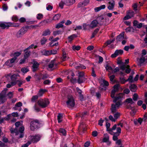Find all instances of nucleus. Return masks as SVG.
<instances>
[{"label":"nucleus","instance_id":"f257e3e1","mask_svg":"<svg viewBox=\"0 0 147 147\" xmlns=\"http://www.w3.org/2000/svg\"><path fill=\"white\" fill-rule=\"evenodd\" d=\"M124 95L122 93H120L117 95L116 97L113 99V102L117 103L115 104H113L111 105V112L114 114L117 112V111L121 104V100L123 97Z\"/></svg>","mask_w":147,"mask_h":147},{"label":"nucleus","instance_id":"f03ea898","mask_svg":"<svg viewBox=\"0 0 147 147\" xmlns=\"http://www.w3.org/2000/svg\"><path fill=\"white\" fill-rule=\"evenodd\" d=\"M147 54V51L145 49H143L142 51L141 56L140 58H137V61L138 65H141L144 63H147V55L145 56Z\"/></svg>","mask_w":147,"mask_h":147},{"label":"nucleus","instance_id":"7ed1b4c3","mask_svg":"<svg viewBox=\"0 0 147 147\" xmlns=\"http://www.w3.org/2000/svg\"><path fill=\"white\" fill-rule=\"evenodd\" d=\"M66 105L68 107L71 108L73 107L75 104L74 99L71 96H69L66 102Z\"/></svg>","mask_w":147,"mask_h":147},{"label":"nucleus","instance_id":"20e7f679","mask_svg":"<svg viewBox=\"0 0 147 147\" xmlns=\"http://www.w3.org/2000/svg\"><path fill=\"white\" fill-rule=\"evenodd\" d=\"M40 121L37 119L32 121L30 123V129L32 131L38 128L39 127Z\"/></svg>","mask_w":147,"mask_h":147},{"label":"nucleus","instance_id":"39448f33","mask_svg":"<svg viewBox=\"0 0 147 147\" xmlns=\"http://www.w3.org/2000/svg\"><path fill=\"white\" fill-rule=\"evenodd\" d=\"M38 105L42 108L46 107L49 105V102L47 99L45 98L38 100Z\"/></svg>","mask_w":147,"mask_h":147},{"label":"nucleus","instance_id":"423d86ee","mask_svg":"<svg viewBox=\"0 0 147 147\" xmlns=\"http://www.w3.org/2000/svg\"><path fill=\"white\" fill-rule=\"evenodd\" d=\"M110 124L107 122L106 124V126L107 128V131H109V133L111 134H113V131L115 130L117 127V125L116 124L114 125L111 128H109L110 126Z\"/></svg>","mask_w":147,"mask_h":147},{"label":"nucleus","instance_id":"0eeeda50","mask_svg":"<svg viewBox=\"0 0 147 147\" xmlns=\"http://www.w3.org/2000/svg\"><path fill=\"white\" fill-rule=\"evenodd\" d=\"M121 129L119 127H118L117 129V132H114L113 131V140L114 141H116L118 140L117 137L119 136L121 132Z\"/></svg>","mask_w":147,"mask_h":147},{"label":"nucleus","instance_id":"6e6552de","mask_svg":"<svg viewBox=\"0 0 147 147\" xmlns=\"http://www.w3.org/2000/svg\"><path fill=\"white\" fill-rule=\"evenodd\" d=\"M40 136L39 135H36L31 136L30 138V142H31V143L37 142L40 140Z\"/></svg>","mask_w":147,"mask_h":147},{"label":"nucleus","instance_id":"1a4fd4ad","mask_svg":"<svg viewBox=\"0 0 147 147\" xmlns=\"http://www.w3.org/2000/svg\"><path fill=\"white\" fill-rule=\"evenodd\" d=\"M5 25V29H8L10 27H18L19 26V24L18 23H12L11 22H5V25Z\"/></svg>","mask_w":147,"mask_h":147},{"label":"nucleus","instance_id":"9d476101","mask_svg":"<svg viewBox=\"0 0 147 147\" xmlns=\"http://www.w3.org/2000/svg\"><path fill=\"white\" fill-rule=\"evenodd\" d=\"M120 68L122 70L124 71L125 69V72L127 74H129L131 71V69L129 68V65H126L125 64H123L122 65H120L119 66Z\"/></svg>","mask_w":147,"mask_h":147},{"label":"nucleus","instance_id":"9b49d317","mask_svg":"<svg viewBox=\"0 0 147 147\" xmlns=\"http://www.w3.org/2000/svg\"><path fill=\"white\" fill-rule=\"evenodd\" d=\"M25 33V28L23 27L21 28L16 33V36L18 38L22 37Z\"/></svg>","mask_w":147,"mask_h":147},{"label":"nucleus","instance_id":"f8f14e48","mask_svg":"<svg viewBox=\"0 0 147 147\" xmlns=\"http://www.w3.org/2000/svg\"><path fill=\"white\" fill-rule=\"evenodd\" d=\"M108 2V9L109 10L113 9L115 5V2L114 0H107Z\"/></svg>","mask_w":147,"mask_h":147},{"label":"nucleus","instance_id":"ddd939ff","mask_svg":"<svg viewBox=\"0 0 147 147\" xmlns=\"http://www.w3.org/2000/svg\"><path fill=\"white\" fill-rule=\"evenodd\" d=\"M62 59L63 61H65L67 60L69 57L67 55V52L65 51V50L64 49H62Z\"/></svg>","mask_w":147,"mask_h":147},{"label":"nucleus","instance_id":"4468645a","mask_svg":"<svg viewBox=\"0 0 147 147\" xmlns=\"http://www.w3.org/2000/svg\"><path fill=\"white\" fill-rule=\"evenodd\" d=\"M123 53V51L122 50H117L115 51L114 54L111 55V57L112 58H115L117 55H121Z\"/></svg>","mask_w":147,"mask_h":147},{"label":"nucleus","instance_id":"2eb2a0df","mask_svg":"<svg viewBox=\"0 0 147 147\" xmlns=\"http://www.w3.org/2000/svg\"><path fill=\"white\" fill-rule=\"evenodd\" d=\"M124 32H123L117 36L116 39L117 42H120L123 40L124 39H127L126 37H124Z\"/></svg>","mask_w":147,"mask_h":147},{"label":"nucleus","instance_id":"dca6fc26","mask_svg":"<svg viewBox=\"0 0 147 147\" xmlns=\"http://www.w3.org/2000/svg\"><path fill=\"white\" fill-rule=\"evenodd\" d=\"M118 90V88L117 85H115L114 89L112 90L111 93V96L112 98H114V99L116 97H115V95L116 92Z\"/></svg>","mask_w":147,"mask_h":147},{"label":"nucleus","instance_id":"f3484780","mask_svg":"<svg viewBox=\"0 0 147 147\" xmlns=\"http://www.w3.org/2000/svg\"><path fill=\"white\" fill-rule=\"evenodd\" d=\"M39 65V63H38L37 61H34L32 66V71L35 72L38 70Z\"/></svg>","mask_w":147,"mask_h":147},{"label":"nucleus","instance_id":"a211bd4d","mask_svg":"<svg viewBox=\"0 0 147 147\" xmlns=\"http://www.w3.org/2000/svg\"><path fill=\"white\" fill-rule=\"evenodd\" d=\"M98 22V24L100 25H102L103 24L105 20L102 16H100L97 18L96 20Z\"/></svg>","mask_w":147,"mask_h":147},{"label":"nucleus","instance_id":"6ab92c4d","mask_svg":"<svg viewBox=\"0 0 147 147\" xmlns=\"http://www.w3.org/2000/svg\"><path fill=\"white\" fill-rule=\"evenodd\" d=\"M98 24L97 21L96 20H94L91 22L89 26L91 28H93L96 27Z\"/></svg>","mask_w":147,"mask_h":147},{"label":"nucleus","instance_id":"aec40b11","mask_svg":"<svg viewBox=\"0 0 147 147\" xmlns=\"http://www.w3.org/2000/svg\"><path fill=\"white\" fill-rule=\"evenodd\" d=\"M76 90L77 92L79 94V96L81 100H82L83 99V96L82 94V90L80 89L78 87L76 88Z\"/></svg>","mask_w":147,"mask_h":147},{"label":"nucleus","instance_id":"412c9836","mask_svg":"<svg viewBox=\"0 0 147 147\" xmlns=\"http://www.w3.org/2000/svg\"><path fill=\"white\" fill-rule=\"evenodd\" d=\"M85 126L84 125L83 123H81L79 127V130L80 131H84L86 130L85 128Z\"/></svg>","mask_w":147,"mask_h":147},{"label":"nucleus","instance_id":"4be33fe9","mask_svg":"<svg viewBox=\"0 0 147 147\" xmlns=\"http://www.w3.org/2000/svg\"><path fill=\"white\" fill-rule=\"evenodd\" d=\"M47 90L45 89H41L39 90L38 94V96H41L46 92Z\"/></svg>","mask_w":147,"mask_h":147},{"label":"nucleus","instance_id":"5701e85b","mask_svg":"<svg viewBox=\"0 0 147 147\" xmlns=\"http://www.w3.org/2000/svg\"><path fill=\"white\" fill-rule=\"evenodd\" d=\"M51 33L50 30L49 29L45 30L43 32L42 34V36H46L48 35H50Z\"/></svg>","mask_w":147,"mask_h":147},{"label":"nucleus","instance_id":"b1692460","mask_svg":"<svg viewBox=\"0 0 147 147\" xmlns=\"http://www.w3.org/2000/svg\"><path fill=\"white\" fill-rule=\"evenodd\" d=\"M40 52L42 55L45 56H49L50 55V52H49V51L44 50L41 51Z\"/></svg>","mask_w":147,"mask_h":147},{"label":"nucleus","instance_id":"393cba45","mask_svg":"<svg viewBox=\"0 0 147 147\" xmlns=\"http://www.w3.org/2000/svg\"><path fill=\"white\" fill-rule=\"evenodd\" d=\"M109 85V84L108 82L105 80H103L102 83L100 85V87L101 89H103V88H102V87H104L105 88V86H108Z\"/></svg>","mask_w":147,"mask_h":147},{"label":"nucleus","instance_id":"a878e982","mask_svg":"<svg viewBox=\"0 0 147 147\" xmlns=\"http://www.w3.org/2000/svg\"><path fill=\"white\" fill-rule=\"evenodd\" d=\"M129 88L132 92H135L137 90V86L134 84H131L129 86Z\"/></svg>","mask_w":147,"mask_h":147},{"label":"nucleus","instance_id":"bb28decb","mask_svg":"<svg viewBox=\"0 0 147 147\" xmlns=\"http://www.w3.org/2000/svg\"><path fill=\"white\" fill-rule=\"evenodd\" d=\"M104 137L102 140V142H107L109 141V136L107 134L104 135Z\"/></svg>","mask_w":147,"mask_h":147},{"label":"nucleus","instance_id":"cd10ccee","mask_svg":"<svg viewBox=\"0 0 147 147\" xmlns=\"http://www.w3.org/2000/svg\"><path fill=\"white\" fill-rule=\"evenodd\" d=\"M22 103L19 102L16 104L15 107L13 108V109L14 110H17L18 109V107H21L22 106Z\"/></svg>","mask_w":147,"mask_h":147},{"label":"nucleus","instance_id":"c85d7f7f","mask_svg":"<svg viewBox=\"0 0 147 147\" xmlns=\"http://www.w3.org/2000/svg\"><path fill=\"white\" fill-rule=\"evenodd\" d=\"M65 4L67 5H71L75 2V0H65Z\"/></svg>","mask_w":147,"mask_h":147},{"label":"nucleus","instance_id":"c756f323","mask_svg":"<svg viewBox=\"0 0 147 147\" xmlns=\"http://www.w3.org/2000/svg\"><path fill=\"white\" fill-rule=\"evenodd\" d=\"M24 51L25 52V53L24 54V57L25 59H27L30 56V51H28L27 50L26 51H25L24 50Z\"/></svg>","mask_w":147,"mask_h":147},{"label":"nucleus","instance_id":"7c9ffc66","mask_svg":"<svg viewBox=\"0 0 147 147\" xmlns=\"http://www.w3.org/2000/svg\"><path fill=\"white\" fill-rule=\"evenodd\" d=\"M49 22V21L48 20H45L42 21L40 22L39 24H40V26H44L47 24H48Z\"/></svg>","mask_w":147,"mask_h":147},{"label":"nucleus","instance_id":"2f4dec72","mask_svg":"<svg viewBox=\"0 0 147 147\" xmlns=\"http://www.w3.org/2000/svg\"><path fill=\"white\" fill-rule=\"evenodd\" d=\"M55 60H52L48 65L49 67V68H53L54 67V65L55 64Z\"/></svg>","mask_w":147,"mask_h":147},{"label":"nucleus","instance_id":"473e14b6","mask_svg":"<svg viewBox=\"0 0 147 147\" xmlns=\"http://www.w3.org/2000/svg\"><path fill=\"white\" fill-rule=\"evenodd\" d=\"M5 96L4 94H0V102L3 103L5 102Z\"/></svg>","mask_w":147,"mask_h":147},{"label":"nucleus","instance_id":"72a5a7b5","mask_svg":"<svg viewBox=\"0 0 147 147\" xmlns=\"http://www.w3.org/2000/svg\"><path fill=\"white\" fill-rule=\"evenodd\" d=\"M47 41V39L45 37H43L40 40V42L42 45H45Z\"/></svg>","mask_w":147,"mask_h":147},{"label":"nucleus","instance_id":"f704fd0d","mask_svg":"<svg viewBox=\"0 0 147 147\" xmlns=\"http://www.w3.org/2000/svg\"><path fill=\"white\" fill-rule=\"evenodd\" d=\"M125 102L127 104H132L134 103V102L133 101L132 98H131L127 99L125 100Z\"/></svg>","mask_w":147,"mask_h":147},{"label":"nucleus","instance_id":"c9c22d12","mask_svg":"<svg viewBox=\"0 0 147 147\" xmlns=\"http://www.w3.org/2000/svg\"><path fill=\"white\" fill-rule=\"evenodd\" d=\"M63 117V115L59 113L57 116V119L58 120V122L60 123L62 121V119Z\"/></svg>","mask_w":147,"mask_h":147},{"label":"nucleus","instance_id":"e433bc0d","mask_svg":"<svg viewBox=\"0 0 147 147\" xmlns=\"http://www.w3.org/2000/svg\"><path fill=\"white\" fill-rule=\"evenodd\" d=\"M77 36V35L76 34H73L68 37V39L69 41H71L73 39Z\"/></svg>","mask_w":147,"mask_h":147},{"label":"nucleus","instance_id":"4c0bfd02","mask_svg":"<svg viewBox=\"0 0 147 147\" xmlns=\"http://www.w3.org/2000/svg\"><path fill=\"white\" fill-rule=\"evenodd\" d=\"M37 47V46L36 45L34 46V44H32L30 46L28 47L25 50V51H26L27 50L30 49H32L33 48H34V49H36Z\"/></svg>","mask_w":147,"mask_h":147},{"label":"nucleus","instance_id":"58836bf2","mask_svg":"<svg viewBox=\"0 0 147 147\" xmlns=\"http://www.w3.org/2000/svg\"><path fill=\"white\" fill-rule=\"evenodd\" d=\"M99 30V29L98 28H97L92 33V35L91 37V38L92 39V38H94L95 36V35L98 32Z\"/></svg>","mask_w":147,"mask_h":147},{"label":"nucleus","instance_id":"ea45409f","mask_svg":"<svg viewBox=\"0 0 147 147\" xmlns=\"http://www.w3.org/2000/svg\"><path fill=\"white\" fill-rule=\"evenodd\" d=\"M58 131L59 133L62 134L63 135H65L66 134V131L65 130L61 128L59 129Z\"/></svg>","mask_w":147,"mask_h":147},{"label":"nucleus","instance_id":"a19ab883","mask_svg":"<svg viewBox=\"0 0 147 147\" xmlns=\"http://www.w3.org/2000/svg\"><path fill=\"white\" fill-rule=\"evenodd\" d=\"M21 53L20 52L17 51L14 52L13 54V56L14 57H15L16 58V59L17 58V57L19 56L21 54Z\"/></svg>","mask_w":147,"mask_h":147},{"label":"nucleus","instance_id":"79ce46f5","mask_svg":"<svg viewBox=\"0 0 147 147\" xmlns=\"http://www.w3.org/2000/svg\"><path fill=\"white\" fill-rule=\"evenodd\" d=\"M5 65L10 67H12L13 66V64L11 63L9 59L5 63Z\"/></svg>","mask_w":147,"mask_h":147},{"label":"nucleus","instance_id":"37998d69","mask_svg":"<svg viewBox=\"0 0 147 147\" xmlns=\"http://www.w3.org/2000/svg\"><path fill=\"white\" fill-rule=\"evenodd\" d=\"M127 14L128 15H129L131 18L134 17V12L131 10H129Z\"/></svg>","mask_w":147,"mask_h":147},{"label":"nucleus","instance_id":"c03bdc74","mask_svg":"<svg viewBox=\"0 0 147 147\" xmlns=\"http://www.w3.org/2000/svg\"><path fill=\"white\" fill-rule=\"evenodd\" d=\"M60 17V15L59 14L55 15L53 18V20H59Z\"/></svg>","mask_w":147,"mask_h":147},{"label":"nucleus","instance_id":"a18cd8bd","mask_svg":"<svg viewBox=\"0 0 147 147\" xmlns=\"http://www.w3.org/2000/svg\"><path fill=\"white\" fill-rule=\"evenodd\" d=\"M62 32L59 30H57L56 31H54L53 32V34L55 36H56L57 35H58L59 34H62Z\"/></svg>","mask_w":147,"mask_h":147},{"label":"nucleus","instance_id":"49530a36","mask_svg":"<svg viewBox=\"0 0 147 147\" xmlns=\"http://www.w3.org/2000/svg\"><path fill=\"white\" fill-rule=\"evenodd\" d=\"M120 115V113L118 112L115 113L114 114V117L115 118L116 120L119 117Z\"/></svg>","mask_w":147,"mask_h":147},{"label":"nucleus","instance_id":"de8ad7c7","mask_svg":"<svg viewBox=\"0 0 147 147\" xmlns=\"http://www.w3.org/2000/svg\"><path fill=\"white\" fill-rule=\"evenodd\" d=\"M105 67L106 70L108 71H112L113 70L111 66H109L108 64L106 65Z\"/></svg>","mask_w":147,"mask_h":147},{"label":"nucleus","instance_id":"09e8293b","mask_svg":"<svg viewBox=\"0 0 147 147\" xmlns=\"http://www.w3.org/2000/svg\"><path fill=\"white\" fill-rule=\"evenodd\" d=\"M13 118L11 114H9L7 117L4 118V119L6 120H9Z\"/></svg>","mask_w":147,"mask_h":147},{"label":"nucleus","instance_id":"8fccbe9b","mask_svg":"<svg viewBox=\"0 0 147 147\" xmlns=\"http://www.w3.org/2000/svg\"><path fill=\"white\" fill-rule=\"evenodd\" d=\"M17 82L18 86L19 87H21V85L25 82L22 80H17Z\"/></svg>","mask_w":147,"mask_h":147},{"label":"nucleus","instance_id":"3c124183","mask_svg":"<svg viewBox=\"0 0 147 147\" xmlns=\"http://www.w3.org/2000/svg\"><path fill=\"white\" fill-rule=\"evenodd\" d=\"M10 130L11 133H16V135H18V132H17V128L14 129L13 128H11L10 129Z\"/></svg>","mask_w":147,"mask_h":147},{"label":"nucleus","instance_id":"603ef678","mask_svg":"<svg viewBox=\"0 0 147 147\" xmlns=\"http://www.w3.org/2000/svg\"><path fill=\"white\" fill-rule=\"evenodd\" d=\"M138 95L136 93H135L133 95L132 98L134 100L136 101L138 100Z\"/></svg>","mask_w":147,"mask_h":147},{"label":"nucleus","instance_id":"864d4df0","mask_svg":"<svg viewBox=\"0 0 147 147\" xmlns=\"http://www.w3.org/2000/svg\"><path fill=\"white\" fill-rule=\"evenodd\" d=\"M43 16L41 13H38L36 16L37 19L38 20H41L43 18Z\"/></svg>","mask_w":147,"mask_h":147},{"label":"nucleus","instance_id":"5fc2aeb1","mask_svg":"<svg viewBox=\"0 0 147 147\" xmlns=\"http://www.w3.org/2000/svg\"><path fill=\"white\" fill-rule=\"evenodd\" d=\"M80 49V47L79 46H73L72 47V49L74 50L78 51Z\"/></svg>","mask_w":147,"mask_h":147},{"label":"nucleus","instance_id":"6e6d98bb","mask_svg":"<svg viewBox=\"0 0 147 147\" xmlns=\"http://www.w3.org/2000/svg\"><path fill=\"white\" fill-rule=\"evenodd\" d=\"M76 68L77 69H84L86 68V67L83 65H78L76 67Z\"/></svg>","mask_w":147,"mask_h":147},{"label":"nucleus","instance_id":"4d7b16f0","mask_svg":"<svg viewBox=\"0 0 147 147\" xmlns=\"http://www.w3.org/2000/svg\"><path fill=\"white\" fill-rule=\"evenodd\" d=\"M85 6L86 5H85V4L83 2H80L78 4V7L79 8H80L81 7H83Z\"/></svg>","mask_w":147,"mask_h":147},{"label":"nucleus","instance_id":"13d9d810","mask_svg":"<svg viewBox=\"0 0 147 147\" xmlns=\"http://www.w3.org/2000/svg\"><path fill=\"white\" fill-rule=\"evenodd\" d=\"M126 81H129L131 82H134V80H133V77L131 76H129L128 79L126 80Z\"/></svg>","mask_w":147,"mask_h":147},{"label":"nucleus","instance_id":"bf43d9fd","mask_svg":"<svg viewBox=\"0 0 147 147\" xmlns=\"http://www.w3.org/2000/svg\"><path fill=\"white\" fill-rule=\"evenodd\" d=\"M63 25L62 24H61L60 22L57 24L55 26V28H56L59 29L60 28H61L63 27Z\"/></svg>","mask_w":147,"mask_h":147},{"label":"nucleus","instance_id":"052dcab7","mask_svg":"<svg viewBox=\"0 0 147 147\" xmlns=\"http://www.w3.org/2000/svg\"><path fill=\"white\" fill-rule=\"evenodd\" d=\"M119 69L118 67H116L112 71V74H115L117 72L119 71Z\"/></svg>","mask_w":147,"mask_h":147},{"label":"nucleus","instance_id":"680f3d73","mask_svg":"<svg viewBox=\"0 0 147 147\" xmlns=\"http://www.w3.org/2000/svg\"><path fill=\"white\" fill-rule=\"evenodd\" d=\"M51 81L49 80H46L43 82V84L45 85H49L51 83Z\"/></svg>","mask_w":147,"mask_h":147},{"label":"nucleus","instance_id":"e2e57ef3","mask_svg":"<svg viewBox=\"0 0 147 147\" xmlns=\"http://www.w3.org/2000/svg\"><path fill=\"white\" fill-rule=\"evenodd\" d=\"M29 71V69L26 68H23L21 69L22 71L24 73H25L28 72Z\"/></svg>","mask_w":147,"mask_h":147},{"label":"nucleus","instance_id":"0e129e2a","mask_svg":"<svg viewBox=\"0 0 147 147\" xmlns=\"http://www.w3.org/2000/svg\"><path fill=\"white\" fill-rule=\"evenodd\" d=\"M83 82V77H79L78 79V82L80 84Z\"/></svg>","mask_w":147,"mask_h":147},{"label":"nucleus","instance_id":"69168bd1","mask_svg":"<svg viewBox=\"0 0 147 147\" xmlns=\"http://www.w3.org/2000/svg\"><path fill=\"white\" fill-rule=\"evenodd\" d=\"M138 6V4L137 3H134L132 5V7L133 9L135 11L137 10V8Z\"/></svg>","mask_w":147,"mask_h":147},{"label":"nucleus","instance_id":"338daca9","mask_svg":"<svg viewBox=\"0 0 147 147\" xmlns=\"http://www.w3.org/2000/svg\"><path fill=\"white\" fill-rule=\"evenodd\" d=\"M38 95H35L33 96L31 99V100L32 102H34L36 100H37L38 98Z\"/></svg>","mask_w":147,"mask_h":147},{"label":"nucleus","instance_id":"774afa93","mask_svg":"<svg viewBox=\"0 0 147 147\" xmlns=\"http://www.w3.org/2000/svg\"><path fill=\"white\" fill-rule=\"evenodd\" d=\"M109 119L112 121L115 122L116 121V120L115 118L113 117L111 115H110L109 117Z\"/></svg>","mask_w":147,"mask_h":147}]
</instances>
